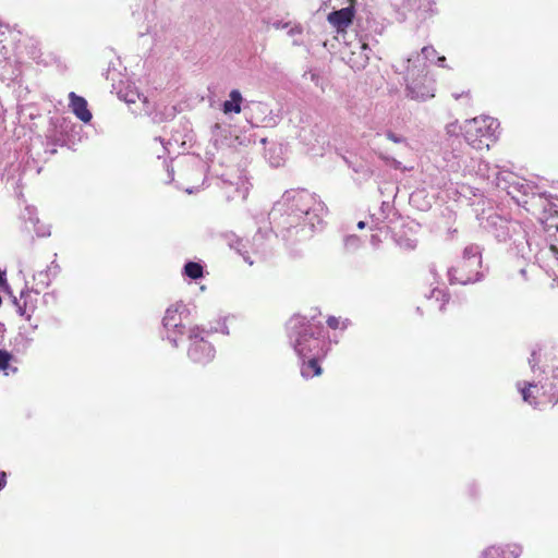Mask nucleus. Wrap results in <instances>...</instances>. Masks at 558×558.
<instances>
[{"instance_id": "1", "label": "nucleus", "mask_w": 558, "mask_h": 558, "mask_svg": "<svg viewBox=\"0 0 558 558\" xmlns=\"http://www.w3.org/2000/svg\"><path fill=\"white\" fill-rule=\"evenodd\" d=\"M498 125V121L488 116L473 118L464 124V138L472 148L480 151L488 150L497 141Z\"/></svg>"}, {"instance_id": "2", "label": "nucleus", "mask_w": 558, "mask_h": 558, "mask_svg": "<svg viewBox=\"0 0 558 558\" xmlns=\"http://www.w3.org/2000/svg\"><path fill=\"white\" fill-rule=\"evenodd\" d=\"M482 254L477 245H469L463 250L462 257L449 269V278L453 283L469 284L482 278Z\"/></svg>"}, {"instance_id": "3", "label": "nucleus", "mask_w": 558, "mask_h": 558, "mask_svg": "<svg viewBox=\"0 0 558 558\" xmlns=\"http://www.w3.org/2000/svg\"><path fill=\"white\" fill-rule=\"evenodd\" d=\"M412 59L408 60V63L411 64ZM407 96L413 100L425 101L429 98L434 97V84L432 78H429L425 72V66L422 69H417L414 66L413 69L408 65L407 68Z\"/></svg>"}, {"instance_id": "4", "label": "nucleus", "mask_w": 558, "mask_h": 558, "mask_svg": "<svg viewBox=\"0 0 558 558\" xmlns=\"http://www.w3.org/2000/svg\"><path fill=\"white\" fill-rule=\"evenodd\" d=\"M355 2L356 0H349V7L332 11L328 14L327 21L338 32L345 31L352 24L355 16Z\"/></svg>"}, {"instance_id": "5", "label": "nucleus", "mask_w": 558, "mask_h": 558, "mask_svg": "<svg viewBox=\"0 0 558 558\" xmlns=\"http://www.w3.org/2000/svg\"><path fill=\"white\" fill-rule=\"evenodd\" d=\"M301 363V375L304 378H311L322 374L319 357L315 356L312 351H296Z\"/></svg>"}, {"instance_id": "6", "label": "nucleus", "mask_w": 558, "mask_h": 558, "mask_svg": "<svg viewBox=\"0 0 558 558\" xmlns=\"http://www.w3.org/2000/svg\"><path fill=\"white\" fill-rule=\"evenodd\" d=\"M186 312V307L182 302L170 305L165 313L162 323L165 328H182V314Z\"/></svg>"}, {"instance_id": "7", "label": "nucleus", "mask_w": 558, "mask_h": 558, "mask_svg": "<svg viewBox=\"0 0 558 558\" xmlns=\"http://www.w3.org/2000/svg\"><path fill=\"white\" fill-rule=\"evenodd\" d=\"M70 108L72 112L83 122L87 123L92 120L93 116L87 107V101L82 96L76 95L74 92L69 94Z\"/></svg>"}, {"instance_id": "8", "label": "nucleus", "mask_w": 558, "mask_h": 558, "mask_svg": "<svg viewBox=\"0 0 558 558\" xmlns=\"http://www.w3.org/2000/svg\"><path fill=\"white\" fill-rule=\"evenodd\" d=\"M290 324L292 329L301 328L295 338V345L305 344L308 339L315 337L314 325L305 324L304 318L295 317L290 320Z\"/></svg>"}, {"instance_id": "9", "label": "nucleus", "mask_w": 558, "mask_h": 558, "mask_svg": "<svg viewBox=\"0 0 558 558\" xmlns=\"http://www.w3.org/2000/svg\"><path fill=\"white\" fill-rule=\"evenodd\" d=\"M327 327L333 331V337L338 338L349 328L351 322L349 318L342 316H328L326 319Z\"/></svg>"}, {"instance_id": "10", "label": "nucleus", "mask_w": 558, "mask_h": 558, "mask_svg": "<svg viewBox=\"0 0 558 558\" xmlns=\"http://www.w3.org/2000/svg\"><path fill=\"white\" fill-rule=\"evenodd\" d=\"M521 548L513 546V549H502L500 547H489L483 553V558H519L521 555Z\"/></svg>"}, {"instance_id": "11", "label": "nucleus", "mask_w": 558, "mask_h": 558, "mask_svg": "<svg viewBox=\"0 0 558 558\" xmlns=\"http://www.w3.org/2000/svg\"><path fill=\"white\" fill-rule=\"evenodd\" d=\"M230 99L226 100L222 105V110L225 113H240L241 112V104L243 101V97L238 89H232L229 94Z\"/></svg>"}, {"instance_id": "12", "label": "nucleus", "mask_w": 558, "mask_h": 558, "mask_svg": "<svg viewBox=\"0 0 558 558\" xmlns=\"http://www.w3.org/2000/svg\"><path fill=\"white\" fill-rule=\"evenodd\" d=\"M547 351H532L531 357L529 359L532 371L536 372V369H538L541 373H546L549 365L543 362L547 361Z\"/></svg>"}, {"instance_id": "13", "label": "nucleus", "mask_w": 558, "mask_h": 558, "mask_svg": "<svg viewBox=\"0 0 558 558\" xmlns=\"http://www.w3.org/2000/svg\"><path fill=\"white\" fill-rule=\"evenodd\" d=\"M429 299H435L439 305L438 310L442 311L445 308V305L449 302V295L447 288L436 287L430 290L429 292Z\"/></svg>"}, {"instance_id": "14", "label": "nucleus", "mask_w": 558, "mask_h": 558, "mask_svg": "<svg viewBox=\"0 0 558 558\" xmlns=\"http://www.w3.org/2000/svg\"><path fill=\"white\" fill-rule=\"evenodd\" d=\"M532 388H536V385L532 383H518V389L522 395L523 401L535 408L537 403L535 401L536 398L533 395Z\"/></svg>"}, {"instance_id": "15", "label": "nucleus", "mask_w": 558, "mask_h": 558, "mask_svg": "<svg viewBox=\"0 0 558 558\" xmlns=\"http://www.w3.org/2000/svg\"><path fill=\"white\" fill-rule=\"evenodd\" d=\"M13 360V355L10 353V351H0V371H4L5 375H9L10 372H17V367L10 364V362Z\"/></svg>"}, {"instance_id": "16", "label": "nucleus", "mask_w": 558, "mask_h": 558, "mask_svg": "<svg viewBox=\"0 0 558 558\" xmlns=\"http://www.w3.org/2000/svg\"><path fill=\"white\" fill-rule=\"evenodd\" d=\"M184 274L191 279H199L203 277V266L195 262H189L184 266Z\"/></svg>"}, {"instance_id": "17", "label": "nucleus", "mask_w": 558, "mask_h": 558, "mask_svg": "<svg viewBox=\"0 0 558 558\" xmlns=\"http://www.w3.org/2000/svg\"><path fill=\"white\" fill-rule=\"evenodd\" d=\"M189 357L198 364H206L214 359L211 351H189Z\"/></svg>"}, {"instance_id": "18", "label": "nucleus", "mask_w": 558, "mask_h": 558, "mask_svg": "<svg viewBox=\"0 0 558 558\" xmlns=\"http://www.w3.org/2000/svg\"><path fill=\"white\" fill-rule=\"evenodd\" d=\"M422 54L425 57V59L430 60L436 57L437 51L433 46H425L422 48Z\"/></svg>"}, {"instance_id": "19", "label": "nucleus", "mask_w": 558, "mask_h": 558, "mask_svg": "<svg viewBox=\"0 0 558 558\" xmlns=\"http://www.w3.org/2000/svg\"><path fill=\"white\" fill-rule=\"evenodd\" d=\"M518 271H519V275H520V276H521V278H522V281H527V280H529V276H527V269H526V267H520V268L518 269Z\"/></svg>"}, {"instance_id": "20", "label": "nucleus", "mask_w": 558, "mask_h": 558, "mask_svg": "<svg viewBox=\"0 0 558 558\" xmlns=\"http://www.w3.org/2000/svg\"><path fill=\"white\" fill-rule=\"evenodd\" d=\"M387 138L392 141L393 143H400L401 142V138H399L396 134H393L392 132H388L387 133Z\"/></svg>"}, {"instance_id": "21", "label": "nucleus", "mask_w": 558, "mask_h": 558, "mask_svg": "<svg viewBox=\"0 0 558 558\" xmlns=\"http://www.w3.org/2000/svg\"><path fill=\"white\" fill-rule=\"evenodd\" d=\"M189 337H190V339H197V338L199 337V331H198V329H192V330L190 331V336H189Z\"/></svg>"}, {"instance_id": "22", "label": "nucleus", "mask_w": 558, "mask_h": 558, "mask_svg": "<svg viewBox=\"0 0 558 558\" xmlns=\"http://www.w3.org/2000/svg\"><path fill=\"white\" fill-rule=\"evenodd\" d=\"M550 251L558 255V239L556 240V243L550 244Z\"/></svg>"}, {"instance_id": "23", "label": "nucleus", "mask_w": 558, "mask_h": 558, "mask_svg": "<svg viewBox=\"0 0 558 558\" xmlns=\"http://www.w3.org/2000/svg\"><path fill=\"white\" fill-rule=\"evenodd\" d=\"M437 62L440 66H445V62H446V58L442 56V57H438L437 58Z\"/></svg>"}, {"instance_id": "24", "label": "nucleus", "mask_w": 558, "mask_h": 558, "mask_svg": "<svg viewBox=\"0 0 558 558\" xmlns=\"http://www.w3.org/2000/svg\"><path fill=\"white\" fill-rule=\"evenodd\" d=\"M553 377L558 379V367L551 369Z\"/></svg>"}, {"instance_id": "25", "label": "nucleus", "mask_w": 558, "mask_h": 558, "mask_svg": "<svg viewBox=\"0 0 558 558\" xmlns=\"http://www.w3.org/2000/svg\"><path fill=\"white\" fill-rule=\"evenodd\" d=\"M364 227H365V222H364V221H360V222L357 223V228H359V229H364Z\"/></svg>"}]
</instances>
